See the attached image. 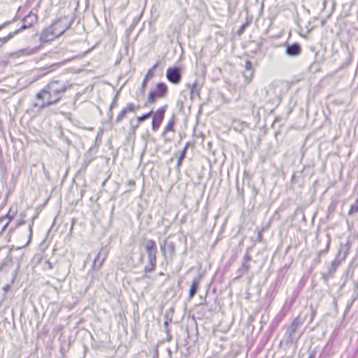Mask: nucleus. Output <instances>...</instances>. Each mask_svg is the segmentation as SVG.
Returning a JSON list of instances; mask_svg holds the SVG:
<instances>
[{"mask_svg":"<svg viewBox=\"0 0 358 358\" xmlns=\"http://www.w3.org/2000/svg\"><path fill=\"white\" fill-rule=\"evenodd\" d=\"M71 86L67 80H51L35 94V102L32 103V106L38 110H43L57 105Z\"/></svg>","mask_w":358,"mask_h":358,"instance_id":"1","label":"nucleus"},{"mask_svg":"<svg viewBox=\"0 0 358 358\" xmlns=\"http://www.w3.org/2000/svg\"><path fill=\"white\" fill-rule=\"evenodd\" d=\"M302 323V320L299 317H296L289 325L285 326L284 327L285 334L280 341V345H285L287 347L292 344L296 345L303 334V331L299 330Z\"/></svg>","mask_w":358,"mask_h":358,"instance_id":"2","label":"nucleus"},{"mask_svg":"<svg viewBox=\"0 0 358 358\" xmlns=\"http://www.w3.org/2000/svg\"><path fill=\"white\" fill-rule=\"evenodd\" d=\"M287 89V85L283 82L273 81L265 88L266 98L272 103L278 105Z\"/></svg>","mask_w":358,"mask_h":358,"instance_id":"3","label":"nucleus"},{"mask_svg":"<svg viewBox=\"0 0 358 358\" xmlns=\"http://www.w3.org/2000/svg\"><path fill=\"white\" fill-rule=\"evenodd\" d=\"M144 243L149 264L144 267L143 270L145 273H151L155 271L157 266V247L155 241L152 239H145ZM144 276L146 277V274Z\"/></svg>","mask_w":358,"mask_h":358,"instance_id":"4","label":"nucleus"},{"mask_svg":"<svg viewBox=\"0 0 358 358\" xmlns=\"http://www.w3.org/2000/svg\"><path fill=\"white\" fill-rule=\"evenodd\" d=\"M168 93L167 85L162 82L158 83L154 90L150 92L148 97V103H154L157 99H162Z\"/></svg>","mask_w":358,"mask_h":358,"instance_id":"5","label":"nucleus"},{"mask_svg":"<svg viewBox=\"0 0 358 358\" xmlns=\"http://www.w3.org/2000/svg\"><path fill=\"white\" fill-rule=\"evenodd\" d=\"M75 18V13L71 17L62 16L52 22L57 34L59 36L63 34L66 30L70 28Z\"/></svg>","mask_w":358,"mask_h":358,"instance_id":"6","label":"nucleus"},{"mask_svg":"<svg viewBox=\"0 0 358 358\" xmlns=\"http://www.w3.org/2000/svg\"><path fill=\"white\" fill-rule=\"evenodd\" d=\"M166 77L171 83L174 85L179 84L182 80L181 67L174 66L168 68V69L166 70Z\"/></svg>","mask_w":358,"mask_h":358,"instance_id":"7","label":"nucleus"},{"mask_svg":"<svg viewBox=\"0 0 358 358\" xmlns=\"http://www.w3.org/2000/svg\"><path fill=\"white\" fill-rule=\"evenodd\" d=\"M167 105H164L162 107L159 108L157 110L156 112H153L152 116V129L153 131H157L164 118L165 116V113L167 109Z\"/></svg>","mask_w":358,"mask_h":358,"instance_id":"8","label":"nucleus"},{"mask_svg":"<svg viewBox=\"0 0 358 358\" xmlns=\"http://www.w3.org/2000/svg\"><path fill=\"white\" fill-rule=\"evenodd\" d=\"M347 254V250L343 246H341L337 252L335 259L331 262L328 271H329L330 273H332L334 275L335 273L336 272L338 267L340 266L341 262L345 259Z\"/></svg>","mask_w":358,"mask_h":358,"instance_id":"9","label":"nucleus"},{"mask_svg":"<svg viewBox=\"0 0 358 358\" xmlns=\"http://www.w3.org/2000/svg\"><path fill=\"white\" fill-rule=\"evenodd\" d=\"M250 248H248L246 250V253L242 259L241 265L237 270L238 277H241L245 274H248L250 271V262L252 261V256L250 254Z\"/></svg>","mask_w":358,"mask_h":358,"instance_id":"10","label":"nucleus"},{"mask_svg":"<svg viewBox=\"0 0 358 358\" xmlns=\"http://www.w3.org/2000/svg\"><path fill=\"white\" fill-rule=\"evenodd\" d=\"M31 16H27L24 18V24L18 29H16L15 31L11 32L8 34L6 36L0 38V46H1L3 44L7 43L9 40H10L14 36L17 34L20 31L27 29L28 27H31L33 21L29 23V24H26L25 22L27 21L28 18H31Z\"/></svg>","mask_w":358,"mask_h":358,"instance_id":"11","label":"nucleus"},{"mask_svg":"<svg viewBox=\"0 0 358 358\" xmlns=\"http://www.w3.org/2000/svg\"><path fill=\"white\" fill-rule=\"evenodd\" d=\"M57 34V30L55 29L53 24L49 27L43 30L41 35V40L43 41H51L55 36H59Z\"/></svg>","mask_w":358,"mask_h":358,"instance_id":"12","label":"nucleus"},{"mask_svg":"<svg viewBox=\"0 0 358 358\" xmlns=\"http://www.w3.org/2000/svg\"><path fill=\"white\" fill-rule=\"evenodd\" d=\"M301 46L297 43L288 44L286 46L285 53L289 57H298L301 54Z\"/></svg>","mask_w":358,"mask_h":358,"instance_id":"13","label":"nucleus"},{"mask_svg":"<svg viewBox=\"0 0 358 358\" xmlns=\"http://www.w3.org/2000/svg\"><path fill=\"white\" fill-rule=\"evenodd\" d=\"M103 251V248H101L100 249V250L99 251L98 254L96 255V256L94 260V262H93V265H92V270L98 271L101 267L102 263L104 262V260L106 259L107 255H108V252H105L103 254V257L100 260V257L101 256V253Z\"/></svg>","mask_w":358,"mask_h":358,"instance_id":"14","label":"nucleus"},{"mask_svg":"<svg viewBox=\"0 0 358 358\" xmlns=\"http://www.w3.org/2000/svg\"><path fill=\"white\" fill-rule=\"evenodd\" d=\"M201 276L200 275H197L192 280L189 291V299L193 298V296L198 292L199 291V285L201 280Z\"/></svg>","mask_w":358,"mask_h":358,"instance_id":"15","label":"nucleus"},{"mask_svg":"<svg viewBox=\"0 0 358 358\" xmlns=\"http://www.w3.org/2000/svg\"><path fill=\"white\" fill-rule=\"evenodd\" d=\"M158 64H159V63L156 62L153 65V66L151 69H150L148 70V71L147 72V73L145 74V76L143 78V80L142 82V84H141V90L142 93H144L145 89L148 85V81L150 78H152L153 76V70L157 67Z\"/></svg>","mask_w":358,"mask_h":358,"instance_id":"16","label":"nucleus"},{"mask_svg":"<svg viewBox=\"0 0 358 358\" xmlns=\"http://www.w3.org/2000/svg\"><path fill=\"white\" fill-rule=\"evenodd\" d=\"M13 217L9 214L0 217V235L6 231Z\"/></svg>","mask_w":358,"mask_h":358,"instance_id":"17","label":"nucleus"},{"mask_svg":"<svg viewBox=\"0 0 358 358\" xmlns=\"http://www.w3.org/2000/svg\"><path fill=\"white\" fill-rule=\"evenodd\" d=\"M188 86L191 87L190 89V94L191 99L199 98L200 97V92L201 89V85H199L196 81H195L192 85L188 84Z\"/></svg>","mask_w":358,"mask_h":358,"instance_id":"18","label":"nucleus"},{"mask_svg":"<svg viewBox=\"0 0 358 358\" xmlns=\"http://www.w3.org/2000/svg\"><path fill=\"white\" fill-rule=\"evenodd\" d=\"M176 120V116H175V115H173L171 117V118L169 120L168 124H166V126L164 128V130L162 133L163 136H165V135L169 131L175 132Z\"/></svg>","mask_w":358,"mask_h":358,"instance_id":"19","label":"nucleus"},{"mask_svg":"<svg viewBox=\"0 0 358 358\" xmlns=\"http://www.w3.org/2000/svg\"><path fill=\"white\" fill-rule=\"evenodd\" d=\"M124 108L126 110L127 113L136 112L140 108V105L135 106L132 103H128Z\"/></svg>","mask_w":358,"mask_h":358,"instance_id":"20","label":"nucleus"},{"mask_svg":"<svg viewBox=\"0 0 358 358\" xmlns=\"http://www.w3.org/2000/svg\"><path fill=\"white\" fill-rule=\"evenodd\" d=\"M152 113H153V110H152L149 111L148 113L143 114L141 116H138L137 120H138V124L143 122V121H145V120H147L148 118L151 117Z\"/></svg>","mask_w":358,"mask_h":358,"instance_id":"21","label":"nucleus"},{"mask_svg":"<svg viewBox=\"0 0 358 358\" xmlns=\"http://www.w3.org/2000/svg\"><path fill=\"white\" fill-rule=\"evenodd\" d=\"M253 70H244L243 71V77L245 79V81L250 82L253 76Z\"/></svg>","mask_w":358,"mask_h":358,"instance_id":"22","label":"nucleus"},{"mask_svg":"<svg viewBox=\"0 0 358 358\" xmlns=\"http://www.w3.org/2000/svg\"><path fill=\"white\" fill-rule=\"evenodd\" d=\"M357 299H358V287L354 285V292L352 294V299L350 302H348V306H347L348 308H349L352 304V303Z\"/></svg>","mask_w":358,"mask_h":358,"instance_id":"23","label":"nucleus"},{"mask_svg":"<svg viewBox=\"0 0 358 358\" xmlns=\"http://www.w3.org/2000/svg\"><path fill=\"white\" fill-rule=\"evenodd\" d=\"M70 346H71V343L70 342H66V343H64L63 342L62 344H61V346H60V352L62 355H64V353L69 350L70 348Z\"/></svg>","mask_w":358,"mask_h":358,"instance_id":"24","label":"nucleus"},{"mask_svg":"<svg viewBox=\"0 0 358 358\" xmlns=\"http://www.w3.org/2000/svg\"><path fill=\"white\" fill-rule=\"evenodd\" d=\"M126 110L123 108L122 110L120 112L117 117H116L115 122H122L125 117L127 115Z\"/></svg>","mask_w":358,"mask_h":358,"instance_id":"25","label":"nucleus"},{"mask_svg":"<svg viewBox=\"0 0 358 358\" xmlns=\"http://www.w3.org/2000/svg\"><path fill=\"white\" fill-rule=\"evenodd\" d=\"M333 277L334 274L332 273H330V271L328 270L322 274V279L324 282H327L329 280L330 278H332Z\"/></svg>","mask_w":358,"mask_h":358,"instance_id":"26","label":"nucleus"},{"mask_svg":"<svg viewBox=\"0 0 358 358\" xmlns=\"http://www.w3.org/2000/svg\"><path fill=\"white\" fill-rule=\"evenodd\" d=\"M117 94L115 95V96L114 97L113 100V102L111 103L110 107H109V109H108V116L109 117V119H112L113 117V113H112V109L115 106V103H116V98H117Z\"/></svg>","mask_w":358,"mask_h":358,"instance_id":"27","label":"nucleus"},{"mask_svg":"<svg viewBox=\"0 0 358 358\" xmlns=\"http://www.w3.org/2000/svg\"><path fill=\"white\" fill-rule=\"evenodd\" d=\"M165 317H166V320L164 321V331L166 334H169V331H170V329L169 328V323L172 321V318L169 317L167 316V315H165Z\"/></svg>","mask_w":358,"mask_h":358,"instance_id":"28","label":"nucleus"},{"mask_svg":"<svg viewBox=\"0 0 358 358\" xmlns=\"http://www.w3.org/2000/svg\"><path fill=\"white\" fill-rule=\"evenodd\" d=\"M327 246L325 248V249L324 250H320L318 252V255L320 256L323 253H326L328 252L329 250V245H330V243H331V238H330V236L329 234L327 235Z\"/></svg>","mask_w":358,"mask_h":358,"instance_id":"29","label":"nucleus"},{"mask_svg":"<svg viewBox=\"0 0 358 358\" xmlns=\"http://www.w3.org/2000/svg\"><path fill=\"white\" fill-rule=\"evenodd\" d=\"M175 244L172 242L168 243L167 245V252H169V255L172 257L174 255L175 252Z\"/></svg>","mask_w":358,"mask_h":358,"instance_id":"30","label":"nucleus"},{"mask_svg":"<svg viewBox=\"0 0 358 358\" xmlns=\"http://www.w3.org/2000/svg\"><path fill=\"white\" fill-rule=\"evenodd\" d=\"M185 151H181L180 155L178 157V162H177V166L180 167L182 163L183 159L186 157Z\"/></svg>","mask_w":358,"mask_h":358,"instance_id":"31","label":"nucleus"},{"mask_svg":"<svg viewBox=\"0 0 358 358\" xmlns=\"http://www.w3.org/2000/svg\"><path fill=\"white\" fill-rule=\"evenodd\" d=\"M248 186L252 190V199H255L258 194V189L253 184L249 183Z\"/></svg>","mask_w":358,"mask_h":358,"instance_id":"32","label":"nucleus"},{"mask_svg":"<svg viewBox=\"0 0 358 358\" xmlns=\"http://www.w3.org/2000/svg\"><path fill=\"white\" fill-rule=\"evenodd\" d=\"M336 207V203L332 201L328 207V213H332L335 210Z\"/></svg>","mask_w":358,"mask_h":358,"instance_id":"33","label":"nucleus"},{"mask_svg":"<svg viewBox=\"0 0 358 358\" xmlns=\"http://www.w3.org/2000/svg\"><path fill=\"white\" fill-rule=\"evenodd\" d=\"M244 70H253L252 62L250 60L245 62Z\"/></svg>","mask_w":358,"mask_h":358,"instance_id":"34","label":"nucleus"},{"mask_svg":"<svg viewBox=\"0 0 358 358\" xmlns=\"http://www.w3.org/2000/svg\"><path fill=\"white\" fill-rule=\"evenodd\" d=\"M245 26H246V25H245V24H243L239 27V29H238V31H237V34H238V35H241V34H242L244 32L245 29Z\"/></svg>","mask_w":358,"mask_h":358,"instance_id":"35","label":"nucleus"},{"mask_svg":"<svg viewBox=\"0 0 358 358\" xmlns=\"http://www.w3.org/2000/svg\"><path fill=\"white\" fill-rule=\"evenodd\" d=\"M258 242H262L263 240L262 231L261 230L258 231L257 238Z\"/></svg>","mask_w":358,"mask_h":358,"instance_id":"36","label":"nucleus"},{"mask_svg":"<svg viewBox=\"0 0 358 358\" xmlns=\"http://www.w3.org/2000/svg\"><path fill=\"white\" fill-rule=\"evenodd\" d=\"M10 288V284L6 285L3 287V294H6L9 291Z\"/></svg>","mask_w":358,"mask_h":358,"instance_id":"37","label":"nucleus"},{"mask_svg":"<svg viewBox=\"0 0 358 358\" xmlns=\"http://www.w3.org/2000/svg\"><path fill=\"white\" fill-rule=\"evenodd\" d=\"M10 21H6L0 25V31L10 24Z\"/></svg>","mask_w":358,"mask_h":358,"instance_id":"38","label":"nucleus"},{"mask_svg":"<svg viewBox=\"0 0 358 358\" xmlns=\"http://www.w3.org/2000/svg\"><path fill=\"white\" fill-rule=\"evenodd\" d=\"M135 181L134 180H129L127 181V185L131 187L135 186Z\"/></svg>","mask_w":358,"mask_h":358,"instance_id":"39","label":"nucleus"},{"mask_svg":"<svg viewBox=\"0 0 358 358\" xmlns=\"http://www.w3.org/2000/svg\"><path fill=\"white\" fill-rule=\"evenodd\" d=\"M45 265H46V266L48 267V269H52L53 268L52 264L50 261H46L45 262Z\"/></svg>","mask_w":358,"mask_h":358,"instance_id":"40","label":"nucleus"},{"mask_svg":"<svg viewBox=\"0 0 358 358\" xmlns=\"http://www.w3.org/2000/svg\"><path fill=\"white\" fill-rule=\"evenodd\" d=\"M189 143H187L185 145V147L183 148L182 150V151H185V153H187V149L189 148Z\"/></svg>","mask_w":358,"mask_h":358,"instance_id":"41","label":"nucleus"},{"mask_svg":"<svg viewBox=\"0 0 358 358\" xmlns=\"http://www.w3.org/2000/svg\"><path fill=\"white\" fill-rule=\"evenodd\" d=\"M189 143H187L185 145V147L183 148L182 150V151H185V153H187V149L189 148Z\"/></svg>","mask_w":358,"mask_h":358,"instance_id":"42","label":"nucleus"},{"mask_svg":"<svg viewBox=\"0 0 358 358\" xmlns=\"http://www.w3.org/2000/svg\"><path fill=\"white\" fill-rule=\"evenodd\" d=\"M237 190L239 193V194L241 196L242 198H243V189H241L238 187H237Z\"/></svg>","mask_w":358,"mask_h":358,"instance_id":"43","label":"nucleus"},{"mask_svg":"<svg viewBox=\"0 0 358 358\" xmlns=\"http://www.w3.org/2000/svg\"><path fill=\"white\" fill-rule=\"evenodd\" d=\"M167 336V341L170 342L172 339V336L170 334V331H169V334H166Z\"/></svg>","mask_w":358,"mask_h":358,"instance_id":"44","label":"nucleus"},{"mask_svg":"<svg viewBox=\"0 0 358 358\" xmlns=\"http://www.w3.org/2000/svg\"><path fill=\"white\" fill-rule=\"evenodd\" d=\"M161 250H162V252L164 254V255L166 256V249H165V247L161 246Z\"/></svg>","mask_w":358,"mask_h":358,"instance_id":"45","label":"nucleus"},{"mask_svg":"<svg viewBox=\"0 0 358 358\" xmlns=\"http://www.w3.org/2000/svg\"><path fill=\"white\" fill-rule=\"evenodd\" d=\"M308 358H315V352H312Z\"/></svg>","mask_w":358,"mask_h":358,"instance_id":"46","label":"nucleus"},{"mask_svg":"<svg viewBox=\"0 0 358 358\" xmlns=\"http://www.w3.org/2000/svg\"><path fill=\"white\" fill-rule=\"evenodd\" d=\"M29 232H30V236H31V234H32V227L31 225H29Z\"/></svg>","mask_w":358,"mask_h":358,"instance_id":"47","label":"nucleus"},{"mask_svg":"<svg viewBox=\"0 0 358 358\" xmlns=\"http://www.w3.org/2000/svg\"><path fill=\"white\" fill-rule=\"evenodd\" d=\"M107 252V251H106V250H104V249H103V251L102 252V253H101V257H100V260H101V259H102V257H103V254H104V252Z\"/></svg>","mask_w":358,"mask_h":358,"instance_id":"48","label":"nucleus"},{"mask_svg":"<svg viewBox=\"0 0 358 358\" xmlns=\"http://www.w3.org/2000/svg\"><path fill=\"white\" fill-rule=\"evenodd\" d=\"M4 264H2L1 266H0V271L4 267Z\"/></svg>","mask_w":358,"mask_h":358,"instance_id":"49","label":"nucleus"},{"mask_svg":"<svg viewBox=\"0 0 358 358\" xmlns=\"http://www.w3.org/2000/svg\"><path fill=\"white\" fill-rule=\"evenodd\" d=\"M159 275H164V273L162 272H160Z\"/></svg>","mask_w":358,"mask_h":358,"instance_id":"50","label":"nucleus"},{"mask_svg":"<svg viewBox=\"0 0 358 358\" xmlns=\"http://www.w3.org/2000/svg\"><path fill=\"white\" fill-rule=\"evenodd\" d=\"M15 275H16L15 273L13 275V278H15ZM13 279H14V278H13Z\"/></svg>","mask_w":358,"mask_h":358,"instance_id":"51","label":"nucleus"}]
</instances>
